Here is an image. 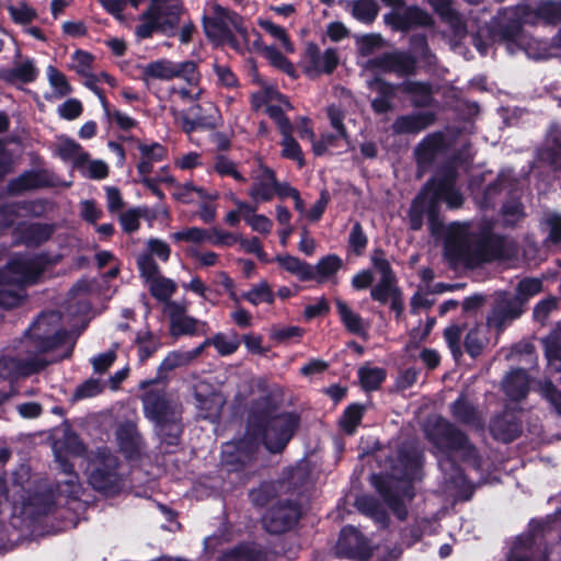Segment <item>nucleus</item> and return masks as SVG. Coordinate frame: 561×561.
Here are the masks:
<instances>
[{"mask_svg":"<svg viewBox=\"0 0 561 561\" xmlns=\"http://www.w3.org/2000/svg\"><path fill=\"white\" fill-rule=\"evenodd\" d=\"M145 416L152 423L182 414V404L164 389H150L142 394Z\"/></svg>","mask_w":561,"mask_h":561,"instance_id":"obj_14","label":"nucleus"},{"mask_svg":"<svg viewBox=\"0 0 561 561\" xmlns=\"http://www.w3.org/2000/svg\"><path fill=\"white\" fill-rule=\"evenodd\" d=\"M447 149L448 144L444 133L434 131L426 135L414 149L417 167L426 168L432 165L437 157L445 153Z\"/></svg>","mask_w":561,"mask_h":561,"instance_id":"obj_24","label":"nucleus"},{"mask_svg":"<svg viewBox=\"0 0 561 561\" xmlns=\"http://www.w3.org/2000/svg\"><path fill=\"white\" fill-rule=\"evenodd\" d=\"M335 550L340 558L350 560L366 561L373 554L367 538L352 525L341 529Z\"/></svg>","mask_w":561,"mask_h":561,"instance_id":"obj_19","label":"nucleus"},{"mask_svg":"<svg viewBox=\"0 0 561 561\" xmlns=\"http://www.w3.org/2000/svg\"><path fill=\"white\" fill-rule=\"evenodd\" d=\"M541 279L535 277H525L518 282L514 295L518 297L525 306H527L529 299L541 293Z\"/></svg>","mask_w":561,"mask_h":561,"instance_id":"obj_56","label":"nucleus"},{"mask_svg":"<svg viewBox=\"0 0 561 561\" xmlns=\"http://www.w3.org/2000/svg\"><path fill=\"white\" fill-rule=\"evenodd\" d=\"M218 108L213 102L197 103L180 113L181 129L190 135L198 129L217 127Z\"/></svg>","mask_w":561,"mask_h":561,"instance_id":"obj_20","label":"nucleus"},{"mask_svg":"<svg viewBox=\"0 0 561 561\" xmlns=\"http://www.w3.org/2000/svg\"><path fill=\"white\" fill-rule=\"evenodd\" d=\"M66 472L69 473V479L57 481L55 488L43 492H27V495L23 496L20 514L24 518L35 522L54 511L56 507V494L77 499L80 491L78 476L72 470L66 469Z\"/></svg>","mask_w":561,"mask_h":561,"instance_id":"obj_9","label":"nucleus"},{"mask_svg":"<svg viewBox=\"0 0 561 561\" xmlns=\"http://www.w3.org/2000/svg\"><path fill=\"white\" fill-rule=\"evenodd\" d=\"M301 516L300 503L293 500H280L265 512L262 522L268 534L282 535L293 530Z\"/></svg>","mask_w":561,"mask_h":561,"instance_id":"obj_13","label":"nucleus"},{"mask_svg":"<svg viewBox=\"0 0 561 561\" xmlns=\"http://www.w3.org/2000/svg\"><path fill=\"white\" fill-rule=\"evenodd\" d=\"M432 111L399 115L391 125L393 135H417L436 122Z\"/></svg>","mask_w":561,"mask_h":561,"instance_id":"obj_25","label":"nucleus"},{"mask_svg":"<svg viewBox=\"0 0 561 561\" xmlns=\"http://www.w3.org/2000/svg\"><path fill=\"white\" fill-rule=\"evenodd\" d=\"M371 264L380 274V279H396L397 275L386 257V251L382 248H376L371 253Z\"/></svg>","mask_w":561,"mask_h":561,"instance_id":"obj_62","label":"nucleus"},{"mask_svg":"<svg viewBox=\"0 0 561 561\" xmlns=\"http://www.w3.org/2000/svg\"><path fill=\"white\" fill-rule=\"evenodd\" d=\"M529 19L534 21V25L539 20L546 24L557 25L561 22V4L553 0L540 1L535 9L530 7Z\"/></svg>","mask_w":561,"mask_h":561,"instance_id":"obj_36","label":"nucleus"},{"mask_svg":"<svg viewBox=\"0 0 561 561\" xmlns=\"http://www.w3.org/2000/svg\"><path fill=\"white\" fill-rule=\"evenodd\" d=\"M117 442L121 451L127 459H137L141 454L142 437L136 425L127 423L118 427Z\"/></svg>","mask_w":561,"mask_h":561,"instance_id":"obj_31","label":"nucleus"},{"mask_svg":"<svg viewBox=\"0 0 561 561\" xmlns=\"http://www.w3.org/2000/svg\"><path fill=\"white\" fill-rule=\"evenodd\" d=\"M282 152L280 156L285 159L296 161L299 168L305 165V157L299 142L293 137L291 134H282Z\"/></svg>","mask_w":561,"mask_h":561,"instance_id":"obj_60","label":"nucleus"},{"mask_svg":"<svg viewBox=\"0 0 561 561\" xmlns=\"http://www.w3.org/2000/svg\"><path fill=\"white\" fill-rule=\"evenodd\" d=\"M537 157L553 171L561 172V133L554 136L549 145L539 149Z\"/></svg>","mask_w":561,"mask_h":561,"instance_id":"obj_43","label":"nucleus"},{"mask_svg":"<svg viewBox=\"0 0 561 561\" xmlns=\"http://www.w3.org/2000/svg\"><path fill=\"white\" fill-rule=\"evenodd\" d=\"M38 71L32 60H25L22 64L0 71V79L8 83H31L36 80Z\"/></svg>","mask_w":561,"mask_h":561,"instance_id":"obj_39","label":"nucleus"},{"mask_svg":"<svg viewBox=\"0 0 561 561\" xmlns=\"http://www.w3.org/2000/svg\"><path fill=\"white\" fill-rule=\"evenodd\" d=\"M135 343L138 347L140 364L146 363L161 347L159 336L154 335L151 331L138 332Z\"/></svg>","mask_w":561,"mask_h":561,"instance_id":"obj_44","label":"nucleus"},{"mask_svg":"<svg viewBox=\"0 0 561 561\" xmlns=\"http://www.w3.org/2000/svg\"><path fill=\"white\" fill-rule=\"evenodd\" d=\"M453 419L462 425L480 428L483 425L481 414L465 393L458 396V398L449 407Z\"/></svg>","mask_w":561,"mask_h":561,"instance_id":"obj_29","label":"nucleus"},{"mask_svg":"<svg viewBox=\"0 0 561 561\" xmlns=\"http://www.w3.org/2000/svg\"><path fill=\"white\" fill-rule=\"evenodd\" d=\"M295 411H280L275 399L261 396L251 402L245 435L238 442L225 444L221 463L228 472H241L256 459L259 445L271 454H282L300 426Z\"/></svg>","mask_w":561,"mask_h":561,"instance_id":"obj_1","label":"nucleus"},{"mask_svg":"<svg viewBox=\"0 0 561 561\" xmlns=\"http://www.w3.org/2000/svg\"><path fill=\"white\" fill-rule=\"evenodd\" d=\"M170 311V333L172 336L194 335L197 331V321L183 314V308L174 301L169 302Z\"/></svg>","mask_w":561,"mask_h":561,"instance_id":"obj_34","label":"nucleus"},{"mask_svg":"<svg viewBox=\"0 0 561 561\" xmlns=\"http://www.w3.org/2000/svg\"><path fill=\"white\" fill-rule=\"evenodd\" d=\"M335 306L341 322L350 333L357 335H364L366 333L360 314L354 312L348 305L341 299H336Z\"/></svg>","mask_w":561,"mask_h":561,"instance_id":"obj_41","label":"nucleus"},{"mask_svg":"<svg viewBox=\"0 0 561 561\" xmlns=\"http://www.w3.org/2000/svg\"><path fill=\"white\" fill-rule=\"evenodd\" d=\"M369 88L375 90L377 96L371 100L370 107L377 115H383L393 110V100L397 91H401V83H391L380 77H375L369 82Z\"/></svg>","mask_w":561,"mask_h":561,"instance_id":"obj_27","label":"nucleus"},{"mask_svg":"<svg viewBox=\"0 0 561 561\" xmlns=\"http://www.w3.org/2000/svg\"><path fill=\"white\" fill-rule=\"evenodd\" d=\"M378 11L379 8L375 0H358L354 2L352 14L357 21L371 24L376 20Z\"/></svg>","mask_w":561,"mask_h":561,"instance_id":"obj_54","label":"nucleus"},{"mask_svg":"<svg viewBox=\"0 0 561 561\" xmlns=\"http://www.w3.org/2000/svg\"><path fill=\"white\" fill-rule=\"evenodd\" d=\"M104 386L99 379L89 378L81 382L72 393L70 402L77 403L78 401L93 398L103 392Z\"/></svg>","mask_w":561,"mask_h":561,"instance_id":"obj_57","label":"nucleus"},{"mask_svg":"<svg viewBox=\"0 0 561 561\" xmlns=\"http://www.w3.org/2000/svg\"><path fill=\"white\" fill-rule=\"evenodd\" d=\"M25 259L12 257L0 267V285H19L23 275Z\"/></svg>","mask_w":561,"mask_h":561,"instance_id":"obj_47","label":"nucleus"},{"mask_svg":"<svg viewBox=\"0 0 561 561\" xmlns=\"http://www.w3.org/2000/svg\"><path fill=\"white\" fill-rule=\"evenodd\" d=\"M401 288L398 286V278L396 279H379L378 283L370 289V298L380 305H387L389 299L400 293Z\"/></svg>","mask_w":561,"mask_h":561,"instance_id":"obj_52","label":"nucleus"},{"mask_svg":"<svg viewBox=\"0 0 561 561\" xmlns=\"http://www.w3.org/2000/svg\"><path fill=\"white\" fill-rule=\"evenodd\" d=\"M241 298L253 306H259L262 302H266L268 305H273L275 302V294L266 280H262L257 285H254L250 290L244 291L241 295Z\"/></svg>","mask_w":561,"mask_h":561,"instance_id":"obj_51","label":"nucleus"},{"mask_svg":"<svg viewBox=\"0 0 561 561\" xmlns=\"http://www.w3.org/2000/svg\"><path fill=\"white\" fill-rule=\"evenodd\" d=\"M175 290L176 285L170 278L159 275L158 277L150 280L149 291L151 296L159 301H169Z\"/></svg>","mask_w":561,"mask_h":561,"instance_id":"obj_55","label":"nucleus"},{"mask_svg":"<svg viewBox=\"0 0 561 561\" xmlns=\"http://www.w3.org/2000/svg\"><path fill=\"white\" fill-rule=\"evenodd\" d=\"M367 244L368 237L365 233L362 224L359 221L354 222L347 240L348 250L356 256H362L365 253Z\"/></svg>","mask_w":561,"mask_h":561,"instance_id":"obj_58","label":"nucleus"},{"mask_svg":"<svg viewBox=\"0 0 561 561\" xmlns=\"http://www.w3.org/2000/svg\"><path fill=\"white\" fill-rule=\"evenodd\" d=\"M56 227L47 222H21L14 229L15 243L36 249L51 239Z\"/></svg>","mask_w":561,"mask_h":561,"instance_id":"obj_22","label":"nucleus"},{"mask_svg":"<svg viewBox=\"0 0 561 561\" xmlns=\"http://www.w3.org/2000/svg\"><path fill=\"white\" fill-rule=\"evenodd\" d=\"M410 49L417 60L421 59L424 62H431L435 55L432 53L427 36L424 33H416L410 36L409 39Z\"/></svg>","mask_w":561,"mask_h":561,"instance_id":"obj_59","label":"nucleus"},{"mask_svg":"<svg viewBox=\"0 0 561 561\" xmlns=\"http://www.w3.org/2000/svg\"><path fill=\"white\" fill-rule=\"evenodd\" d=\"M174 242H192L202 243L207 240H211V236L208 230L199 227H191L181 231H176L171 236Z\"/></svg>","mask_w":561,"mask_h":561,"instance_id":"obj_64","label":"nucleus"},{"mask_svg":"<svg viewBox=\"0 0 561 561\" xmlns=\"http://www.w3.org/2000/svg\"><path fill=\"white\" fill-rule=\"evenodd\" d=\"M183 11L181 0H150L139 16L141 23L136 26L135 34L146 39L152 37L154 32L171 33L179 26Z\"/></svg>","mask_w":561,"mask_h":561,"instance_id":"obj_8","label":"nucleus"},{"mask_svg":"<svg viewBox=\"0 0 561 561\" xmlns=\"http://www.w3.org/2000/svg\"><path fill=\"white\" fill-rule=\"evenodd\" d=\"M122 140L136 141L141 158L146 160L152 162H161L165 160L168 157V149L160 142H152L151 145H146L136 139L134 136L122 137Z\"/></svg>","mask_w":561,"mask_h":561,"instance_id":"obj_53","label":"nucleus"},{"mask_svg":"<svg viewBox=\"0 0 561 561\" xmlns=\"http://www.w3.org/2000/svg\"><path fill=\"white\" fill-rule=\"evenodd\" d=\"M343 267V260L337 254H328L322 256L316 266L313 272L318 282H323L334 276Z\"/></svg>","mask_w":561,"mask_h":561,"instance_id":"obj_46","label":"nucleus"},{"mask_svg":"<svg viewBox=\"0 0 561 561\" xmlns=\"http://www.w3.org/2000/svg\"><path fill=\"white\" fill-rule=\"evenodd\" d=\"M119 460L107 448H99L87 466L89 484L104 495H116L122 490Z\"/></svg>","mask_w":561,"mask_h":561,"instance_id":"obj_10","label":"nucleus"},{"mask_svg":"<svg viewBox=\"0 0 561 561\" xmlns=\"http://www.w3.org/2000/svg\"><path fill=\"white\" fill-rule=\"evenodd\" d=\"M184 79L190 85H197L201 80L197 65L193 60L175 62L170 59H158L141 67V80L148 85L150 79L172 80Z\"/></svg>","mask_w":561,"mask_h":561,"instance_id":"obj_12","label":"nucleus"},{"mask_svg":"<svg viewBox=\"0 0 561 561\" xmlns=\"http://www.w3.org/2000/svg\"><path fill=\"white\" fill-rule=\"evenodd\" d=\"M427 216V226L433 237H440L445 232L444 220L440 216V205L435 199L426 196L424 202V215Z\"/></svg>","mask_w":561,"mask_h":561,"instance_id":"obj_48","label":"nucleus"},{"mask_svg":"<svg viewBox=\"0 0 561 561\" xmlns=\"http://www.w3.org/2000/svg\"><path fill=\"white\" fill-rule=\"evenodd\" d=\"M526 311V306L510 291H500L486 318L491 328L502 331L508 323L517 320Z\"/></svg>","mask_w":561,"mask_h":561,"instance_id":"obj_16","label":"nucleus"},{"mask_svg":"<svg viewBox=\"0 0 561 561\" xmlns=\"http://www.w3.org/2000/svg\"><path fill=\"white\" fill-rule=\"evenodd\" d=\"M440 21L449 26L457 37H465L468 33L467 23L461 14L453 8V0H427Z\"/></svg>","mask_w":561,"mask_h":561,"instance_id":"obj_28","label":"nucleus"},{"mask_svg":"<svg viewBox=\"0 0 561 561\" xmlns=\"http://www.w3.org/2000/svg\"><path fill=\"white\" fill-rule=\"evenodd\" d=\"M425 437L444 456L438 460V466L445 472V479L455 486H460L467 481L463 469L454 457L455 454H459L463 462L480 469L481 456L477 447L466 432L446 417L437 415L428 422L425 426Z\"/></svg>","mask_w":561,"mask_h":561,"instance_id":"obj_3","label":"nucleus"},{"mask_svg":"<svg viewBox=\"0 0 561 561\" xmlns=\"http://www.w3.org/2000/svg\"><path fill=\"white\" fill-rule=\"evenodd\" d=\"M187 357L184 352L181 351H172L167 354V356L160 363L157 377L154 379L145 380L140 383V388L145 389L151 385L157 383L160 380L167 379V374L172 371L179 367L187 365Z\"/></svg>","mask_w":561,"mask_h":561,"instance_id":"obj_37","label":"nucleus"},{"mask_svg":"<svg viewBox=\"0 0 561 561\" xmlns=\"http://www.w3.org/2000/svg\"><path fill=\"white\" fill-rule=\"evenodd\" d=\"M57 153L65 161L73 159L77 167L85 164L90 158V154L83 151L81 145L71 138H66L59 144Z\"/></svg>","mask_w":561,"mask_h":561,"instance_id":"obj_45","label":"nucleus"},{"mask_svg":"<svg viewBox=\"0 0 561 561\" xmlns=\"http://www.w3.org/2000/svg\"><path fill=\"white\" fill-rule=\"evenodd\" d=\"M458 170L451 163L442 164L423 185L417 195L412 199L408 211L409 227L419 231L423 227L424 202L426 196L435 199L438 205L445 202L449 209H457L463 204V196L457 187Z\"/></svg>","mask_w":561,"mask_h":561,"instance_id":"obj_5","label":"nucleus"},{"mask_svg":"<svg viewBox=\"0 0 561 561\" xmlns=\"http://www.w3.org/2000/svg\"><path fill=\"white\" fill-rule=\"evenodd\" d=\"M339 62L340 59L335 48H327L321 55L319 46L314 42H309L306 45L299 66L306 76L314 79L322 73H333Z\"/></svg>","mask_w":561,"mask_h":561,"instance_id":"obj_15","label":"nucleus"},{"mask_svg":"<svg viewBox=\"0 0 561 561\" xmlns=\"http://www.w3.org/2000/svg\"><path fill=\"white\" fill-rule=\"evenodd\" d=\"M401 92L411 95V104L415 108L433 105V87L428 81L405 80L401 82Z\"/></svg>","mask_w":561,"mask_h":561,"instance_id":"obj_33","label":"nucleus"},{"mask_svg":"<svg viewBox=\"0 0 561 561\" xmlns=\"http://www.w3.org/2000/svg\"><path fill=\"white\" fill-rule=\"evenodd\" d=\"M385 23L394 32L408 33L417 27H433V16L416 4L404 7L402 11L391 10L383 15Z\"/></svg>","mask_w":561,"mask_h":561,"instance_id":"obj_17","label":"nucleus"},{"mask_svg":"<svg viewBox=\"0 0 561 561\" xmlns=\"http://www.w3.org/2000/svg\"><path fill=\"white\" fill-rule=\"evenodd\" d=\"M489 431L495 440L510 444L522 435L523 425L516 413L504 411L491 419Z\"/></svg>","mask_w":561,"mask_h":561,"instance_id":"obj_23","label":"nucleus"},{"mask_svg":"<svg viewBox=\"0 0 561 561\" xmlns=\"http://www.w3.org/2000/svg\"><path fill=\"white\" fill-rule=\"evenodd\" d=\"M154 432L164 446V454H173L181 444V438L184 432V424L182 422V414L162 420L161 422L153 423Z\"/></svg>","mask_w":561,"mask_h":561,"instance_id":"obj_26","label":"nucleus"},{"mask_svg":"<svg viewBox=\"0 0 561 561\" xmlns=\"http://www.w3.org/2000/svg\"><path fill=\"white\" fill-rule=\"evenodd\" d=\"M505 396L515 402L525 399L529 392V377L525 369L516 368L510 371L502 382Z\"/></svg>","mask_w":561,"mask_h":561,"instance_id":"obj_32","label":"nucleus"},{"mask_svg":"<svg viewBox=\"0 0 561 561\" xmlns=\"http://www.w3.org/2000/svg\"><path fill=\"white\" fill-rule=\"evenodd\" d=\"M51 263V257L46 252L38 253L31 259H25L21 285L35 284Z\"/></svg>","mask_w":561,"mask_h":561,"instance_id":"obj_38","label":"nucleus"},{"mask_svg":"<svg viewBox=\"0 0 561 561\" xmlns=\"http://www.w3.org/2000/svg\"><path fill=\"white\" fill-rule=\"evenodd\" d=\"M233 26L237 33L242 37L248 38V27L245 26L242 15L216 4L214 7V16H203V27L205 35L210 41H226L233 48L237 47L238 41L229 27Z\"/></svg>","mask_w":561,"mask_h":561,"instance_id":"obj_11","label":"nucleus"},{"mask_svg":"<svg viewBox=\"0 0 561 561\" xmlns=\"http://www.w3.org/2000/svg\"><path fill=\"white\" fill-rule=\"evenodd\" d=\"M371 68L398 77H411L417 72V58L409 51H386L369 60Z\"/></svg>","mask_w":561,"mask_h":561,"instance_id":"obj_18","label":"nucleus"},{"mask_svg":"<svg viewBox=\"0 0 561 561\" xmlns=\"http://www.w3.org/2000/svg\"><path fill=\"white\" fill-rule=\"evenodd\" d=\"M221 561H267V556L261 549L240 545L226 552Z\"/></svg>","mask_w":561,"mask_h":561,"instance_id":"obj_49","label":"nucleus"},{"mask_svg":"<svg viewBox=\"0 0 561 561\" xmlns=\"http://www.w3.org/2000/svg\"><path fill=\"white\" fill-rule=\"evenodd\" d=\"M261 174L249 188L248 195L256 203H267L274 198L276 173L265 164H260Z\"/></svg>","mask_w":561,"mask_h":561,"instance_id":"obj_30","label":"nucleus"},{"mask_svg":"<svg viewBox=\"0 0 561 561\" xmlns=\"http://www.w3.org/2000/svg\"><path fill=\"white\" fill-rule=\"evenodd\" d=\"M444 255L450 264L473 270L503 259L505 238L495 233L490 225L472 232L467 226L454 222L444 241Z\"/></svg>","mask_w":561,"mask_h":561,"instance_id":"obj_2","label":"nucleus"},{"mask_svg":"<svg viewBox=\"0 0 561 561\" xmlns=\"http://www.w3.org/2000/svg\"><path fill=\"white\" fill-rule=\"evenodd\" d=\"M214 170L220 176H231L239 183L247 182V179L237 170L236 163L224 154L215 158Z\"/></svg>","mask_w":561,"mask_h":561,"instance_id":"obj_63","label":"nucleus"},{"mask_svg":"<svg viewBox=\"0 0 561 561\" xmlns=\"http://www.w3.org/2000/svg\"><path fill=\"white\" fill-rule=\"evenodd\" d=\"M366 407L352 403L345 408L340 419V427L346 435H354L365 415Z\"/></svg>","mask_w":561,"mask_h":561,"instance_id":"obj_42","label":"nucleus"},{"mask_svg":"<svg viewBox=\"0 0 561 561\" xmlns=\"http://www.w3.org/2000/svg\"><path fill=\"white\" fill-rule=\"evenodd\" d=\"M530 5L516 4L499 9L486 23L490 39L522 48L524 45V25H534L529 19Z\"/></svg>","mask_w":561,"mask_h":561,"instance_id":"obj_7","label":"nucleus"},{"mask_svg":"<svg viewBox=\"0 0 561 561\" xmlns=\"http://www.w3.org/2000/svg\"><path fill=\"white\" fill-rule=\"evenodd\" d=\"M147 208H131L122 213L119 215L122 230L128 234L136 232L140 227L139 219L147 217Z\"/></svg>","mask_w":561,"mask_h":561,"instance_id":"obj_61","label":"nucleus"},{"mask_svg":"<svg viewBox=\"0 0 561 561\" xmlns=\"http://www.w3.org/2000/svg\"><path fill=\"white\" fill-rule=\"evenodd\" d=\"M51 175L46 169H30L8 181L5 191L10 196H20L26 192L53 187Z\"/></svg>","mask_w":561,"mask_h":561,"instance_id":"obj_21","label":"nucleus"},{"mask_svg":"<svg viewBox=\"0 0 561 561\" xmlns=\"http://www.w3.org/2000/svg\"><path fill=\"white\" fill-rule=\"evenodd\" d=\"M422 468V456L415 449H400L397 462L393 466L396 482L385 480L380 477L375 478V488L382 497L388 508L401 522L408 517V507L404 499L413 500V481L420 476Z\"/></svg>","mask_w":561,"mask_h":561,"instance_id":"obj_4","label":"nucleus"},{"mask_svg":"<svg viewBox=\"0 0 561 561\" xmlns=\"http://www.w3.org/2000/svg\"><path fill=\"white\" fill-rule=\"evenodd\" d=\"M26 298L23 286L0 285V308L11 310L19 307Z\"/></svg>","mask_w":561,"mask_h":561,"instance_id":"obj_50","label":"nucleus"},{"mask_svg":"<svg viewBox=\"0 0 561 561\" xmlns=\"http://www.w3.org/2000/svg\"><path fill=\"white\" fill-rule=\"evenodd\" d=\"M54 317V312H42L25 331L30 343L27 352L34 356L19 362L18 367L22 375L32 376L43 371L53 362L39 357V355L53 352L68 341L69 333L66 329L56 330L51 327L50 319Z\"/></svg>","mask_w":561,"mask_h":561,"instance_id":"obj_6","label":"nucleus"},{"mask_svg":"<svg viewBox=\"0 0 561 561\" xmlns=\"http://www.w3.org/2000/svg\"><path fill=\"white\" fill-rule=\"evenodd\" d=\"M274 261L286 272L297 276L300 282H309L316 278L313 266L297 256L277 254Z\"/></svg>","mask_w":561,"mask_h":561,"instance_id":"obj_35","label":"nucleus"},{"mask_svg":"<svg viewBox=\"0 0 561 561\" xmlns=\"http://www.w3.org/2000/svg\"><path fill=\"white\" fill-rule=\"evenodd\" d=\"M360 387L366 392L380 389L387 378V370L382 367H370L363 365L357 370Z\"/></svg>","mask_w":561,"mask_h":561,"instance_id":"obj_40","label":"nucleus"}]
</instances>
